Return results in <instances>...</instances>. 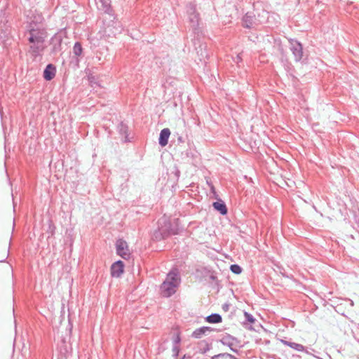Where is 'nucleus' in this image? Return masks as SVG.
<instances>
[{
    "mask_svg": "<svg viewBox=\"0 0 359 359\" xmlns=\"http://www.w3.org/2000/svg\"><path fill=\"white\" fill-rule=\"evenodd\" d=\"M180 277L177 269H172L167 276L166 279L161 286V294L163 297H168L176 292V288L180 284Z\"/></svg>",
    "mask_w": 359,
    "mask_h": 359,
    "instance_id": "obj_1",
    "label": "nucleus"
},
{
    "mask_svg": "<svg viewBox=\"0 0 359 359\" xmlns=\"http://www.w3.org/2000/svg\"><path fill=\"white\" fill-rule=\"evenodd\" d=\"M29 40L31 43H34L33 46H31L33 55L34 56L39 55L44 48V37L43 36V33H41L38 29L32 27L30 29V36Z\"/></svg>",
    "mask_w": 359,
    "mask_h": 359,
    "instance_id": "obj_2",
    "label": "nucleus"
},
{
    "mask_svg": "<svg viewBox=\"0 0 359 359\" xmlns=\"http://www.w3.org/2000/svg\"><path fill=\"white\" fill-rule=\"evenodd\" d=\"M289 42L290 45V48L294 56V60L296 61H299L303 56L302 44L299 43L297 41L293 39H290Z\"/></svg>",
    "mask_w": 359,
    "mask_h": 359,
    "instance_id": "obj_3",
    "label": "nucleus"
},
{
    "mask_svg": "<svg viewBox=\"0 0 359 359\" xmlns=\"http://www.w3.org/2000/svg\"><path fill=\"white\" fill-rule=\"evenodd\" d=\"M116 252L118 255H120L123 259H128L130 256V250L128 249V246L127 243L122 240L119 239L116 243Z\"/></svg>",
    "mask_w": 359,
    "mask_h": 359,
    "instance_id": "obj_4",
    "label": "nucleus"
},
{
    "mask_svg": "<svg viewBox=\"0 0 359 359\" xmlns=\"http://www.w3.org/2000/svg\"><path fill=\"white\" fill-rule=\"evenodd\" d=\"M187 13L191 27L194 29L196 28L199 23V17L195 7L190 6L187 9Z\"/></svg>",
    "mask_w": 359,
    "mask_h": 359,
    "instance_id": "obj_5",
    "label": "nucleus"
},
{
    "mask_svg": "<svg viewBox=\"0 0 359 359\" xmlns=\"http://www.w3.org/2000/svg\"><path fill=\"white\" fill-rule=\"evenodd\" d=\"M124 264L121 261H117L111 266V274L113 277L118 278L123 273Z\"/></svg>",
    "mask_w": 359,
    "mask_h": 359,
    "instance_id": "obj_6",
    "label": "nucleus"
},
{
    "mask_svg": "<svg viewBox=\"0 0 359 359\" xmlns=\"http://www.w3.org/2000/svg\"><path fill=\"white\" fill-rule=\"evenodd\" d=\"M280 341L285 345V346H287L289 347H290L291 348L294 349V350H296L299 352H306L308 353V351L306 350V348L300 344H297V343H294V342H291V341H288L287 340H285V339H280Z\"/></svg>",
    "mask_w": 359,
    "mask_h": 359,
    "instance_id": "obj_7",
    "label": "nucleus"
},
{
    "mask_svg": "<svg viewBox=\"0 0 359 359\" xmlns=\"http://www.w3.org/2000/svg\"><path fill=\"white\" fill-rule=\"evenodd\" d=\"M170 135V131L168 128H164L161 131L159 137V144L161 147H165L167 145Z\"/></svg>",
    "mask_w": 359,
    "mask_h": 359,
    "instance_id": "obj_8",
    "label": "nucleus"
},
{
    "mask_svg": "<svg viewBox=\"0 0 359 359\" xmlns=\"http://www.w3.org/2000/svg\"><path fill=\"white\" fill-rule=\"evenodd\" d=\"M56 74V68L54 65L49 64L46 65V81L53 79Z\"/></svg>",
    "mask_w": 359,
    "mask_h": 359,
    "instance_id": "obj_9",
    "label": "nucleus"
},
{
    "mask_svg": "<svg viewBox=\"0 0 359 359\" xmlns=\"http://www.w3.org/2000/svg\"><path fill=\"white\" fill-rule=\"evenodd\" d=\"M98 7L104 11L108 12L110 9V0H96Z\"/></svg>",
    "mask_w": 359,
    "mask_h": 359,
    "instance_id": "obj_10",
    "label": "nucleus"
},
{
    "mask_svg": "<svg viewBox=\"0 0 359 359\" xmlns=\"http://www.w3.org/2000/svg\"><path fill=\"white\" fill-rule=\"evenodd\" d=\"M213 207L215 210H218L222 215H225L227 212V209L224 203L215 202Z\"/></svg>",
    "mask_w": 359,
    "mask_h": 359,
    "instance_id": "obj_11",
    "label": "nucleus"
},
{
    "mask_svg": "<svg viewBox=\"0 0 359 359\" xmlns=\"http://www.w3.org/2000/svg\"><path fill=\"white\" fill-rule=\"evenodd\" d=\"M206 320L210 323H218L222 322V317L217 313H213L206 318Z\"/></svg>",
    "mask_w": 359,
    "mask_h": 359,
    "instance_id": "obj_12",
    "label": "nucleus"
},
{
    "mask_svg": "<svg viewBox=\"0 0 359 359\" xmlns=\"http://www.w3.org/2000/svg\"><path fill=\"white\" fill-rule=\"evenodd\" d=\"M211 359H238L234 355H232L231 354L224 353H219L217 355H215L212 357Z\"/></svg>",
    "mask_w": 359,
    "mask_h": 359,
    "instance_id": "obj_13",
    "label": "nucleus"
},
{
    "mask_svg": "<svg viewBox=\"0 0 359 359\" xmlns=\"http://www.w3.org/2000/svg\"><path fill=\"white\" fill-rule=\"evenodd\" d=\"M252 16L251 15H250L249 13H247L244 17H243V25L245 27H250L252 25Z\"/></svg>",
    "mask_w": 359,
    "mask_h": 359,
    "instance_id": "obj_14",
    "label": "nucleus"
},
{
    "mask_svg": "<svg viewBox=\"0 0 359 359\" xmlns=\"http://www.w3.org/2000/svg\"><path fill=\"white\" fill-rule=\"evenodd\" d=\"M233 340L234 339L230 337H223L221 341L223 344L227 345L231 350L233 351V348H232V346L234 345Z\"/></svg>",
    "mask_w": 359,
    "mask_h": 359,
    "instance_id": "obj_15",
    "label": "nucleus"
},
{
    "mask_svg": "<svg viewBox=\"0 0 359 359\" xmlns=\"http://www.w3.org/2000/svg\"><path fill=\"white\" fill-rule=\"evenodd\" d=\"M73 53L75 55L79 56L82 53V47L79 42L75 43L73 48Z\"/></svg>",
    "mask_w": 359,
    "mask_h": 359,
    "instance_id": "obj_16",
    "label": "nucleus"
},
{
    "mask_svg": "<svg viewBox=\"0 0 359 359\" xmlns=\"http://www.w3.org/2000/svg\"><path fill=\"white\" fill-rule=\"evenodd\" d=\"M207 330H208V327H205L197 329L193 332V336L195 338H200Z\"/></svg>",
    "mask_w": 359,
    "mask_h": 359,
    "instance_id": "obj_17",
    "label": "nucleus"
},
{
    "mask_svg": "<svg viewBox=\"0 0 359 359\" xmlns=\"http://www.w3.org/2000/svg\"><path fill=\"white\" fill-rule=\"evenodd\" d=\"M158 230L163 238H164L165 237L168 236L169 234L171 233L168 227H167L166 225L165 226V227H159Z\"/></svg>",
    "mask_w": 359,
    "mask_h": 359,
    "instance_id": "obj_18",
    "label": "nucleus"
},
{
    "mask_svg": "<svg viewBox=\"0 0 359 359\" xmlns=\"http://www.w3.org/2000/svg\"><path fill=\"white\" fill-rule=\"evenodd\" d=\"M231 270L233 273L236 274H239L241 273V268L237 264H233L231 266Z\"/></svg>",
    "mask_w": 359,
    "mask_h": 359,
    "instance_id": "obj_19",
    "label": "nucleus"
},
{
    "mask_svg": "<svg viewBox=\"0 0 359 359\" xmlns=\"http://www.w3.org/2000/svg\"><path fill=\"white\" fill-rule=\"evenodd\" d=\"M244 316H245V320L247 321H248L249 323H253L255 322V318H253V316L251 314L248 313V312H245Z\"/></svg>",
    "mask_w": 359,
    "mask_h": 359,
    "instance_id": "obj_20",
    "label": "nucleus"
},
{
    "mask_svg": "<svg viewBox=\"0 0 359 359\" xmlns=\"http://www.w3.org/2000/svg\"><path fill=\"white\" fill-rule=\"evenodd\" d=\"M62 39L60 35H55L54 37L52 39V42L55 43V44L60 45L61 43Z\"/></svg>",
    "mask_w": 359,
    "mask_h": 359,
    "instance_id": "obj_21",
    "label": "nucleus"
},
{
    "mask_svg": "<svg viewBox=\"0 0 359 359\" xmlns=\"http://www.w3.org/2000/svg\"><path fill=\"white\" fill-rule=\"evenodd\" d=\"M173 352H174V354L175 355H177L179 353V348L177 346H175L174 348H173Z\"/></svg>",
    "mask_w": 359,
    "mask_h": 359,
    "instance_id": "obj_22",
    "label": "nucleus"
},
{
    "mask_svg": "<svg viewBox=\"0 0 359 359\" xmlns=\"http://www.w3.org/2000/svg\"><path fill=\"white\" fill-rule=\"evenodd\" d=\"M165 221L166 219H161L160 221H159V224H161L162 222L165 223Z\"/></svg>",
    "mask_w": 359,
    "mask_h": 359,
    "instance_id": "obj_23",
    "label": "nucleus"
},
{
    "mask_svg": "<svg viewBox=\"0 0 359 359\" xmlns=\"http://www.w3.org/2000/svg\"><path fill=\"white\" fill-rule=\"evenodd\" d=\"M8 257V253L4 256V259L2 260H0V262H3L5 259H6Z\"/></svg>",
    "mask_w": 359,
    "mask_h": 359,
    "instance_id": "obj_24",
    "label": "nucleus"
},
{
    "mask_svg": "<svg viewBox=\"0 0 359 359\" xmlns=\"http://www.w3.org/2000/svg\"><path fill=\"white\" fill-rule=\"evenodd\" d=\"M182 359H190V357H187L186 355H184Z\"/></svg>",
    "mask_w": 359,
    "mask_h": 359,
    "instance_id": "obj_25",
    "label": "nucleus"
},
{
    "mask_svg": "<svg viewBox=\"0 0 359 359\" xmlns=\"http://www.w3.org/2000/svg\"><path fill=\"white\" fill-rule=\"evenodd\" d=\"M227 308H228V306H227V305H225V306H224V309H227Z\"/></svg>",
    "mask_w": 359,
    "mask_h": 359,
    "instance_id": "obj_26",
    "label": "nucleus"
},
{
    "mask_svg": "<svg viewBox=\"0 0 359 359\" xmlns=\"http://www.w3.org/2000/svg\"><path fill=\"white\" fill-rule=\"evenodd\" d=\"M43 77L45 78V69H44V70H43Z\"/></svg>",
    "mask_w": 359,
    "mask_h": 359,
    "instance_id": "obj_27",
    "label": "nucleus"
}]
</instances>
